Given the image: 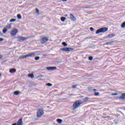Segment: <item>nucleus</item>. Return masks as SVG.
<instances>
[{
    "instance_id": "nucleus-1",
    "label": "nucleus",
    "mask_w": 125,
    "mask_h": 125,
    "mask_svg": "<svg viewBox=\"0 0 125 125\" xmlns=\"http://www.w3.org/2000/svg\"><path fill=\"white\" fill-rule=\"evenodd\" d=\"M83 104V102H82L81 100H78L76 102H74L73 104L72 110L74 111L75 110H76V109H77V108H79L81 104Z\"/></svg>"
},
{
    "instance_id": "nucleus-2",
    "label": "nucleus",
    "mask_w": 125,
    "mask_h": 125,
    "mask_svg": "<svg viewBox=\"0 0 125 125\" xmlns=\"http://www.w3.org/2000/svg\"><path fill=\"white\" fill-rule=\"evenodd\" d=\"M107 31H108L107 27H102L97 30L96 32V34H100V33H105V32H107Z\"/></svg>"
},
{
    "instance_id": "nucleus-3",
    "label": "nucleus",
    "mask_w": 125,
    "mask_h": 125,
    "mask_svg": "<svg viewBox=\"0 0 125 125\" xmlns=\"http://www.w3.org/2000/svg\"><path fill=\"white\" fill-rule=\"evenodd\" d=\"M43 109H39L37 112V118H41L42 116H43Z\"/></svg>"
},
{
    "instance_id": "nucleus-4",
    "label": "nucleus",
    "mask_w": 125,
    "mask_h": 125,
    "mask_svg": "<svg viewBox=\"0 0 125 125\" xmlns=\"http://www.w3.org/2000/svg\"><path fill=\"white\" fill-rule=\"evenodd\" d=\"M17 33H18V30L16 28H14L11 30L10 35L12 37H15L17 35Z\"/></svg>"
},
{
    "instance_id": "nucleus-5",
    "label": "nucleus",
    "mask_w": 125,
    "mask_h": 125,
    "mask_svg": "<svg viewBox=\"0 0 125 125\" xmlns=\"http://www.w3.org/2000/svg\"><path fill=\"white\" fill-rule=\"evenodd\" d=\"M11 28V24H8L5 27H4L2 30V33L3 34H5L6 32H7L8 30H9Z\"/></svg>"
},
{
    "instance_id": "nucleus-6",
    "label": "nucleus",
    "mask_w": 125,
    "mask_h": 125,
    "mask_svg": "<svg viewBox=\"0 0 125 125\" xmlns=\"http://www.w3.org/2000/svg\"><path fill=\"white\" fill-rule=\"evenodd\" d=\"M48 42V38L47 37H44L41 38V43H42V44L45 43V42Z\"/></svg>"
},
{
    "instance_id": "nucleus-7",
    "label": "nucleus",
    "mask_w": 125,
    "mask_h": 125,
    "mask_svg": "<svg viewBox=\"0 0 125 125\" xmlns=\"http://www.w3.org/2000/svg\"><path fill=\"white\" fill-rule=\"evenodd\" d=\"M31 56H32V53L30 54H28L27 55H23V56H21L20 57V59H25V58H27V57H31Z\"/></svg>"
},
{
    "instance_id": "nucleus-8",
    "label": "nucleus",
    "mask_w": 125,
    "mask_h": 125,
    "mask_svg": "<svg viewBox=\"0 0 125 125\" xmlns=\"http://www.w3.org/2000/svg\"><path fill=\"white\" fill-rule=\"evenodd\" d=\"M62 51H72L73 50V48L70 47H66L61 49Z\"/></svg>"
},
{
    "instance_id": "nucleus-9",
    "label": "nucleus",
    "mask_w": 125,
    "mask_h": 125,
    "mask_svg": "<svg viewBox=\"0 0 125 125\" xmlns=\"http://www.w3.org/2000/svg\"><path fill=\"white\" fill-rule=\"evenodd\" d=\"M18 42H24V41H26L27 38L23 37H19L17 38Z\"/></svg>"
},
{
    "instance_id": "nucleus-10",
    "label": "nucleus",
    "mask_w": 125,
    "mask_h": 125,
    "mask_svg": "<svg viewBox=\"0 0 125 125\" xmlns=\"http://www.w3.org/2000/svg\"><path fill=\"white\" fill-rule=\"evenodd\" d=\"M57 68V67H56V66H50V67H46V70H47L48 71H52L53 70H56V69Z\"/></svg>"
},
{
    "instance_id": "nucleus-11",
    "label": "nucleus",
    "mask_w": 125,
    "mask_h": 125,
    "mask_svg": "<svg viewBox=\"0 0 125 125\" xmlns=\"http://www.w3.org/2000/svg\"><path fill=\"white\" fill-rule=\"evenodd\" d=\"M36 79L39 81H43L44 80V78L43 77V75H40L37 77Z\"/></svg>"
},
{
    "instance_id": "nucleus-12",
    "label": "nucleus",
    "mask_w": 125,
    "mask_h": 125,
    "mask_svg": "<svg viewBox=\"0 0 125 125\" xmlns=\"http://www.w3.org/2000/svg\"><path fill=\"white\" fill-rule=\"evenodd\" d=\"M70 19L72 21H76V20H77L76 17L72 14L70 15Z\"/></svg>"
},
{
    "instance_id": "nucleus-13",
    "label": "nucleus",
    "mask_w": 125,
    "mask_h": 125,
    "mask_svg": "<svg viewBox=\"0 0 125 125\" xmlns=\"http://www.w3.org/2000/svg\"><path fill=\"white\" fill-rule=\"evenodd\" d=\"M17 125H23V121L22 119H20L17 123Z\"/></svg>"
},
{
    "instance_id": "nucleus-14",
    "label": "nucleus",
    "mask_w": 125,
    "mask_h": 125,
    "mask_svg": "<svg viewBox=\"0 0 125 125\" xmlns=\"http://www.w3.org/2000/svg\"><path fill=\"white\" fill-rule=\"evenodd\" d=\"M16 72V69L15 68H12L10 69L9 72L11 74H13V73H15Z\"/></svg>"
},
{
    "instance_id": "nucleus-15",
    "label": "nucleus",
    "mask_w": 125,
    "mask_h": 125,
    "mask_svg": "<svg viewBox=\"0 0 125 125\" xmlns=\"http://www.w3.org/2000/svg\"><path fill=\"white\" fill-rule=\"evenodd\" d=\"M114 37H115V34H112L108 35L107 38H110V39H112V38H114Z\"/></svg>"
},
{
    "instance_id": "nucleus-16",
    "label": "nucleus",
    "mask_w": 125,
    "mask_h": 125,
    "mask_svg": "<svg viewBox=\"0 0 125 125\" xmlns=\"http://www.w3.org/2000/svg\"><path fill=\"white\" fill-rule=\"evenodd\" d=\"M120 98L121 99H123V100H125V93L122 94Z\"/></svg>"
},
{
    "instance_id": "nucleus-17",
    "label": "nucleus",
    "mask_w": 125,
    "mask_h": 125,
    "mask_svg": "<svg viewBox=\"0 0 125 125\" xmlns=\"http://www.w3.org/2000/svg\"><path fill=\"white\" fill-rule=\"evenodd\" d=\"M61 20L62 22H65V21L66 20V18L62 17L61 18Z\"/></svg>"
},
{
    "instance_id": "nucleus-18",
    "label": "nucleus",
    "mask_w": 125,
    "mask_h": 125,
    "mask_svg": "<svg viewBox=\"0 0 125 125\" xmlns=\"http://www.w3.org/2000/svg\"><path fill=\"white\" fill-rule=\"evenodd\" d=\"M19 93H20V91H16L14 92V94L15 95H19Z\"/></svg>"
},
{
    "instance_id": "nucleus-19",
    "label": "nucleus",
    "mask_w": 125,
    "mask_h": 125,
    "mask_svg": "<svg viewBox=\"0 0 125 125\" xmlns=\"http://www.w3.org/2000/svg\"><path fill=\"white\" fill-rule=\"evenodd\" d=\"M57 122L58 123V124H62V120L61 119H57Z\"/></svg>"
},
{
    "instance_id": "nucleus-20",
    "label": "nucleus",
    "mask_w": 125,
    "mask_h": 125,
    "mask_svg": "<svg viewBox=\"0 0 125 125\" xmlns=\"http://www.w3.org/2000/svg\"><path fill=\"white\" fill-rule=\"evenodd\" d=\"M15 21H16V19H12L11 20H10L9 22H15Z\"/></svg>"
},
{
    "instance_id": "nucleus-21",
    "label": "nucleus",
    "mask_w": 125,
    "mask_h": 125,
    "mask_svg": "<svg viewBox=\"0 0 125 125\" xmlns=\"http://www.w3.org/2000/svg\"><path fill=\"white\" fill-rule=\"evenodd\" d=\"M36 14H38V15L40 14V11L38 9H36Z\"/></svg>"
},
{
    "instance_id": "nucleus-22",
    "label": "nucleus",
    "mask_w": 125,
    "mask_h": 125,
    "mask_svg": "<svg viewBox=\"0 0 125 125\" xmlns=\"http://www.w3.org/2000/svg\"><path fill=\"white\" fill-rule=\"evenodd\" d=\"M17 17L18 19H21V18H22V17H21V15L20 14H18Z\"/></svg>"
},
{
    "instance_id": "nucleus-23",
    "label": "nucleus",
    "mask_w": 125,
    "mask_h": 125,
    "mask_svg": "<svg viewBox=\"0 0 125 125\" xmlns=\"http://www.w3.org/2000/svg\"><path fill=\"white\" fill-rule=\"evenodd\" d=\"M112 42H108L106 43L105 44H104V45H111V44H112Z\"/></svg>"
},
{
    "instance_id": "nucleus-24",
    "label": "nucleus",
    "mask_w": 125,
    "mask_h": 125,
    "mask_svg": "<svg viewBox=\"0 0 125 125\" xmlns=\"http://www.w3.org/2000/svg\"><path fill=\"white\" fill-rule=\"evenodd\" d=\"M125 22H123L121 25L122 28H125Z\"/></svg>"
},
{
    "instance_id": "nucleus-25",
    "label": "nucleus",
    "mask_w": 125,
    "mask_h": 125,
    "mask_svg": "<svg viewBox=\"0 0 125 125\" xmlns=\"http://www.w3.org/2000/svg\"><path fill=\"white\" fill-rule=\"evenodd\" d=\"M62 44L63 45V46H67L68 45V44L65 42H63Z\"/></svg>"
},
{
    "instance_id": "nucleus-26",
    "label": "nucleus",
    "mask_w": 125,
    "mask_h": 125,
    "mask_svg": "<svg viewBox=\"0 0 125 125\" xmlns=\"http://www.w3.org/2000/svg\"><path fill=\"white\" fill-rule=\"evenodd\" d=\"M35 59L36 61H39L40 60V57H36L35 58Z\"/></svg>"
},
{
    "instance_id": "nucleus-27",
    "label": "nucleus",
    "mask_w": 125,
    "mask_h": 125,
    "mask_svg": "<svg viewBox=\"0 0 125 125\" xmlns=\"http://www.w3.org/2000/svg\"><path fill=\"white\" fill-rule=\"evenodd\" d=\"M77 86H78V85H77V84L72 85V88H77Z\"/></svg>"
},
{
    "instance_id": "nucleus-28",
    "label": "nucleus",
    "mask_w": 125,
    "mask_h": 125,
    "mask_svg": "<svg viewBox=\"0 0 125 125\" xmlns=\"http://www.w3.org/2000/svg\"><path fill=\"white\" fill-rule=\"evenodd\" d=\"M46 85H47L48 86H52V84L50 83H48L46 84Z\"/></svg>"
},
{
    "instance_id": "nucleus-29",
    "label": "nucleus",
    "mask_w": 125,
    "mask_h": 125,
    "mask_svg": "<svg viewBox=\"0 0 125 125\" xmlns=\"http://www.w3.org/2000/svg\"><path fill=\"white\" fill-rule=\"evenodd\" d=\"M93 59V58L92 56H90L89 57V60L90 61H92V60Z\"/></svg>"
},
{
    "instance_id": "nucleus-30",
    "label": "nucleus",
    "mask_w": 125,
    "mask_h": 125,
    "mask_svg": "<svg viewBox=\"0 0 125 125\" xmlns=\"http://www.w3.org/2000/svg\"><path fill=\"white\" fill-rule=\"evenodd\" d=\"M95 95L96 96H98L100 95L99 92H95Z\"/></svg>"
},
{
    "instance_id": "nucleus-31",
    "label": "nucleus",
    "mask_w": 125,
    "mask_h": 125,
    "mask_svg": "<svg viewBox=\"0 0 125 125\" xmlns=\"http://www.w3.org/2000/svg\"><path fill=\"white\" fill-rule=\"evenodd\" d=\"M87 99H88V98L86 97L83 99V101L84 102H86V101H87Z\"/></svg>"
},
{
    "instance_id": "nucleus-32",
    "label": "nucleus",
    "mask_w": 125,
    "mask_h": 125,
    "mask_svg": "<svg viewBox=\"0 0 125 125\" xmlns=\"http://www.w3.org/2000/svg\"><path fill=\"white\" fill-rule=\"evenodd\" d=\"M90 31H91L92 32H93V31H94V28H93V27H90Z\"/></svg>"
},
{
    "instance_id": "nucleus-33",
    "label": "nucleus",
    "mask_w": 125,
    "mask_h": 125,
    "mask_svg": "<svg viewBox=\"0 0 125 125\" xmlns=\"http://www.w3.org/2000/svg\"><path fill=\"white\" fill-rule=\"evenodd\" d=\"M28 77H29V78H32V74H28Z\"/></svg>"
},
{
    "instance_id": "nucleus-34",
    "label": "nucleus",
    "mask_w": 125,
    "mask_h": 125,
    "mask_svg": "<svg viewBox=\"0 0 125 125\" xmlns=\"http://www.w3.org/2000/svg\"><path fill=\"white\" fill-rule=\"evenodd\" d=\"M3 42V38H0V42Z\"/></svg>"
},
{
    "instance_id": "nucleus-35",
    "label": "nucleus",
    "mask_w": 125,
    "mask_h": 125,
    "mask_svg": "<svg viewBox=\"0 0 125 125\" xmlns=\"http://www.w3.org/2000/svg\"><path fill=\"white\" fill-rule=\"evenodd\" d=\"M112 96H115V95H118V93H113V94H112Z\"/></svg>"
},
{
    "instance_id": "nucleus-36",
    "label": "nucleus",
    "mask_w": 125,
    "mask_h": 125,
    "mask_svg": "<svg viewBox=\"0 0 125 125\" xmlns=\"http://www.w3.org/2000/svg\"><path fill=\"white\" fill-rule=\"evenodd\" d=\"M35 78V76H34V74H32V79H34Z\"/></svg>"
},
{
    "instance_id": "nucleus-37",
    "label": "nucleus",
    "mask_w": 125,
    "mask_h": 125,
    "mask_svg": "<svg viewBox=\"0 0 125 125\" xmlns=\"http://www.w3.org/2000/svg\"><path fill=\"white\" fill-rule=\"evenodd\" d=\"M3 56L1 54H0V59H1L2 58Z\"/></svg>"
},
{
    "instance_id": "nucleus-38",
    "label": "nucleus",
    "mask_w": 125,
    "mask_h": 125,
    "mask_svg": "<svg viewBox=\"0 0 125 125\" xmlns=\"http://www.w3.org/2000/svg\"><path fill=\"white\" fill-rule=\"evenodd\" d=\"M62 0V1H68V0Z\"/></svg>"
},
{
    "instance_id": "nucleus-39",
    "label": "nucleus",
    "mask_w": 125,
    "mask_h": 125,
    "mask_svg": "<svg viewBox=\"0 0 125 125\" xmlns=\"http://www.w3.org/2000/svg\"><path fill=\"white\" fill-rule=\"evenodd\" d=\"M93 91H96L97 90H96V89H93Z\"/></svg>"
},
{
    "instance_id": "nucleus-40",
    "label": "nucleus",
    "mask_w": 125,
    "mask_h": 125,
    "mask_svg": "<svg viewBox=\"0 0 125 125\" xmlns=\"http://www.w3.org/2000/svg\"><path fill=\"white\" fill-rule=\"evenodd\" d=\"M32 55H35V53H32Z\"/></svg>"
},
{
    "instance_id": "nucleus-41",
    "label": "nucleus",
    "mask_w": 125,
    "mask_h": 125,
    "mask_svg": "<svg viewBox=\"0 0 125 125\" xmlns=\"http://www.w3.org/2000/svg\"><path fill=\"white\" fill-rule=\"evenodd\" d=\"M84 8H87V7H85Z\"/></svg>"
},
{
    "instance_id": "nucleus-42",
    "label": "nucleus",
    "mask_w": 125,
    "mask_h": 125,
    "mask_svg": "<svg viewBox=\"0 0 125 125\" xmlns=\"http://www.w3.org/2000/svg\"><path fill=\"white\" fill-rule=\"evenodd\" d=\"M1 76V74L0 73V77Z\"/></svg>"
}]
</instances>
